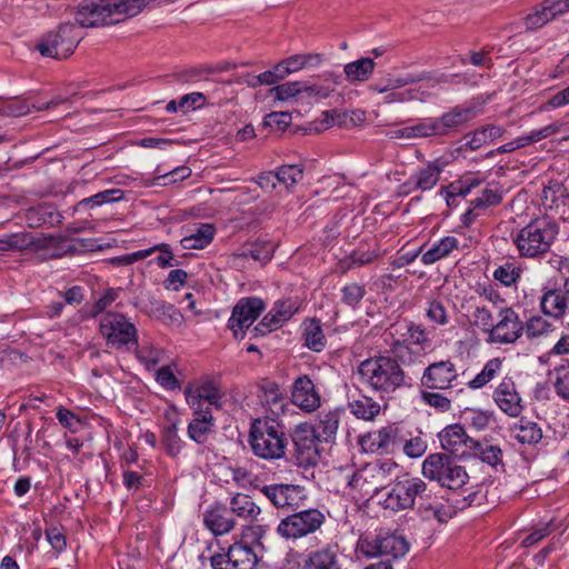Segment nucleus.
Here are the masks:
<instances>
[{
    "label": "nucleus",
    "instance_id": "5fc2aeb1",
    "mask_svg": "<svg viewBox=\"0 0 569 569\" xmlns=\"http://www.w3.org/2000/svg\"><path fill=\"white\" fill-rule=\"evenodd\" d=\"M523 330L529 338H536L551 333L553 331V327L546 319L541 317H533L527 321L526 326H523Z\"/></svg>",
    "mask_w": 569,
    "mask_h": 569
},
{
    "label": "nucleus",
    "instance_id": "b1692460",
    "mask_svg": "<svg viewBox=\"0 0 569 569\" xmlns=\"http://www.w3.org/2000/svg\"><path fill=\"white\" fill-rule=\"evenodd\" d=\"M493 400L497 406L509 417L520 416L523 407L521 398L511 379H503L493 391Z\"/></svg>",
    "mask_w": 569,
    "mask_h": 569
},
{
    "label": "nucleus",
    "instance_id": "a18cd8bd",
    "mask_svg": "<svg viewBox=\"0 0 569 569\" xmlns=\"http://www.w3.org/2000/svg\"><path fill=\"white\" fill-rule=\"evenodd\" d=\"M152 315L164 325H181L183 319L181 312L173 305L163 301L152 303Z\"/></svg>",
    "mask_w": 569,
    "mask_h": 569
},
{
    "label": "nucleus",
    "instance_id": "0e129e2a",
    "mask_svg": "<svg viewBox=\"0 0 569 569\" xmlns=\"http://www.w3.org/2000/svg\"><path fill=\"white\" fill-rule=\"evenodd\" d=\"M291 123V114L289 112H270L263 119V124L278 130H284Z\"/></svg>",
    "mask_w": 569,
    "mask_h": 569
},
{
    "label": "nucleus",
    "instance_id": "37998d69",
    "mask_svg": "<svg viewBox=\"0 0 569 569\" xmlns=\"http://www.w3.org/2000/svg\"><path fill=\"white\" fill-rule=\"evenodd\" d=\"M34 244L33 236L28 232L11 233L0 238L1 251H22L33 247Z\"/></svg>",
    "mask_w": 569,
    "mask_h": 569
},
{
    "label": "nucleus",
    "instance_id": "bb28decb",
    "mask_svg": "<svg viewBox=\"0 0 569 569\" xmlns=\"http://www.w3.org/2000/svg\"><path fill=\"white\" fill-rule=\"evenodd\" d=\"M445 162L440 160L431 161L411 176L406 186H412L410 190L429 191L438 183Z\"/></svg>",
    "mask_w": 569,
    "mask_h": 569
},
{
    "label": "nucleus",
    "instance_id": "a211bd4d",
    "mask_svg": "<svg viewBox=\"0 0 569 569\" xmlns=\"http://www.w3.org/2000/svg\"><path fill=\"white\" fill-rule=\"evenodd\" d=\"M439 439L443 450L461 457L470 456L472 448L479 447V441L469 437L459 425L446 427L439 433Z\"/></svg>",
    "mask_w": 569,
    "mask_h": 569
},
{
    "label": "nucleus",
    "instance_id": "864d4df0",
    "mask_svg": "<svg viewBox=\"0 0 569 569\" xmlns=\"http://www.w3.org/2000/svg\"><path fill=\"white\" fill-rule=\"evenodd\" d=\"M276 176L277 182L289 189L302 179L303 171L298 166H282L278 169Z\"/></svg>",
    "mask_w": 569,
    "mask_h": 569
},
{
    "label": "nucleus",
    "instance_id": "4be33fe9",
    "mask_svg": "<svg viewBox=\"0 0 569 569\" xmlns=\"http://www.w3.org/2000/svg\"><path fill=\"white\" fill-rule=\"evenodd\" d=\"M296 311L297 306L290 300L276 302L273 308L253 328V335L256 337L264 336L272 330H276L283 322L289 320L296 313Z\"/></svg>",
    "mask_w": 569,
    "mask_h": 569
},
{
    "label": "nucleus",
    "instance_id": "69168bd1",
    "mask_svg": "<svg viewBox=\"0 0 569 569\" xmlns=\"http://www.w3.org/2000/svg\"><path fill=\"white\" fill-rule=\"evenodd\" d=\"M31 112V104L26 101H11L0 109V116L21 117Z\"/></svg>",
    "mask_w": 569,
    "mask_h": 569
},
{
    "label": "nucleus",
    "instance_id": "603ef678",
    "mask_svg": "<svg viewBox=\"0 0 569 569\" xmlns=\"http://www.w3.org/2000/svg\"><path fill=\"white\" fill-rule=\"evenodd\" d=\"M122 197H123V192L120 189L104 190V191L93 194L92 197L82 199L79 202V206L80 207H97V206H101L103 203L118 201V200L122 199Z\"/></svg>",
    "mask_w": 569,
    "mask_h": 569
},
{
    "label": "nucleus",
    "instance_id": "a878e982",
    "mask_svg": "<svg viewBox=\"0 0 569 569\" xmlns=\"http://www.w3.org/2000/svg\"><path fill=\"white\" fill-rule=\"evenodd\" d=\"M292 402L299 408L311 412L320 407V396L313 382L306 376L299 377L292 387Z\"/></svg>",
    "mask_w": 569,
    "mask_h": 569
},
{
    "label": "nucleus",
    "instance_id": "a19ab883",
    "mask_svg": "<svg viewBox=\"0 0 569 569\" xmlns=\"http://www.w3.org/2000/svg\"><path fill=\"white\" fill-rule=\"evenodd\" d=\"M353 416L363 420H372L380 412V405L367 396H358L349 401Z\"/></svg>",
    "mask_w": 569,
    "mask_h": 569
},
{
    "label": "nucleus",
    "instance_id": "7c9ffc66",
    "mask_svg": "<svg viewBox=\"0 0 569 569\" xmlns=\"http://www.w3.org/2000/svg\"><path fill=\"white\" fill-rule=\"evenodd\" d=\"M510 437L520 445L533 446L542 439V430L538 423L521 418L509 428Z\"/></svg>",
    "mask_w": 569,
    "mask_h": 569
},
{
    "label": "nucleus",
    "instance_id": "f704fd0d",
    "mask_svg": "<svg viewBox=\"0 0 569 569\" xmlns=\"http://www.w3.org/2000/svg\"><path fill=\"white\" fill-rule=\"evenodd\" d=\"M196 418L189 423L188 435L198 443L206 441L207 435L212 430L213 417L209 408L194 410Z\"/></svg>",
    "mask_w": 569,
    "mask_h": 569
},
{
    "label": "nucleus",
    "instance_id": "4d7b16f0",
    "mask_svg": "<svg viewBox=\"0 0 569 569\" xmlns=\"http://www.w3.org/2000/svg\"><path fill=\"white\" fill-rule=\"evenodd\" d=\"M273 249L270 244L264 242H256L250 248L243 250L241 253L244 258H251L256 261L267 262L272 257Z\"/></svg>",
    "mask_w": 569,
    "mask_h": 569
},
{
    "label": "nucleus",
    "instance_id": "e433bc0d",
    "mask_svg": "<svg viewBox=\"0 0 569 569\" xmlns=\"http://www.w3.org/2000/svg\"><path fill=\"white\" fill-rule=\"evenodd\" d=\"M459 241L457 238L448 236L436 243H433L428 250H423L421 261L423 264H432L446 257H448L453 250L458 249Z\"/></svg>",
    "mask_w": 569,
    "mask_h": 569
},
{
    "label": "nucleus",
    "instance_id": "3c124183",
    "mask_svg": "<svg viewBox=\"0 0 569 569\" xmlns=\"http://www.w3.org/2000/svg\"><path fill=\"white\" fill-rule=\"evenodd\" d=\"M471 323L489 333L495 328L492 311L487 306H477L471 315Z\"/></svg>",
    "mask_w": 569,
    "mask_h": 569
},
{
    "label": "nucleus",
    "instance_id": "338daca9",
    "mask_svg": "<svg viewBox=\"0 0 569 569\" xmlns=\"http://www.w3.org/2000/svg\"><path fill=\"white\" fill-rule=\"evenodd\" d=\"M401 446L403 448L405 453L410 458L421 457L427 449L426 442L419 437L411 438L409 440L403 439Z\"/></svg>",
    "mask_w": 569,
    "mask_h": 569
},
{
    "label": "nucleus",
    "instance_id": "ddd939ff",
    "mask_svg": "<svg viewBox=\"0 0 569 569\" xmlns=\"http://www.w3.org/2000/svg\"><path fill=\"white\" fill-rule=\"evenodd\" d=\"M213 569H256L258 557L254 551L242 543H233L226 552L210 557Z\"/></svg>",
    "mask_w": 569,
    "mask_h": 569
},
{
    "label": "nucleus",
    "instance_id": "6e6552de",
    "mask_svg": "<svg viewBox=\"0 0 569 569\" xmlns=\"http://www.w3.org/2000/svg\"><path fill=\"white\" fill-rule=\"evenodd\" d=\"M100 332L108 345L116 348L138 347L137 329L123 315L107 312L100 318Z\"/></svg>",
    "mask_w": 569,
    "mask_h": 569
},
{
    "label": "nucleus",
    "instance_id": "f8f14e48",
    "mask_svg": "<svg viewBox=\"0 0 569 569\" xmlns=\"http://www.w3.org/2000/svg\"><path fill=\"white\" fill-rule=\"evenodd\" d=\"M360 548L367 557H390L397 559L408 552L409 543L401 536L380 532L373 539L363 540Z\"/></svg>",
    "mask_w": 569,
    "mask_h": 569
},
{
    "label": "nucleus",
    "instance_id": "aec40b11",
    "mask_svg": "<svg viewBox=\"0 0 569 569\" xmlns=\"http://www.w3.org/2000/svg\"><path fill=\"white\" fill-rule=\"evenodd\" d=\"M419 516L425 520L437 519L439 522H446L451 518L450 507H446L441 500L428 489L425 483V490L417 495L416 506Z\"/></svg>",
    "mask_w": 569,
    "mask_h": 569
},
{
    "label": "nucleus",
    "instance_id": "2eb2a0df",
    "mask_svg": "<svg viewBox=\"0 0 569 569\" xmlns=\"http://www.w3.org/2000/svg\"><path fill=\"white\" fill-rule=\"evenodd\" d=\"M261 492L278 509L296 510L306 499L305 489L296 485L277 483L263 486Z\"/></svg>",
    "mask_w": 569,
    "mask_h": 569
},
{
    "label": "nucleus",
    "instance_id": "7ed1b4c3",
    "mask_svg": "<svg viewBox=\"0 0 569 569\" xmlns=\"http://www.w3.org/2000/svg\"><path fill=\"white\" fill-rule=\"evenodd\" d=\"M249 443L256 457L279 460L286 456L288 437L274 419H257L250 428Z\"/></svg>",
    "mask_w": 569,
    "mask_h": 569
},
{
    "label": "nucleus",
    "instance_id": "bf43d9fd",
    "mask_svg": "<svg viewBox=\"0 0 569 569\" xmlns=\"http://www.w3.org/2000/svg\"><path fill=\"white\" fill-rule=\"evenodd\" d=\"M465 419L475 429L483 430L491 421V413L477 409H468L465 411Z\"/></svg>",
    "mask_w": 569,
    "mask_h": 569
},
{
    "label": "nucleus",
    "instance_id": "de8ad7c7",
    "mask_svg": "<svg viewBox=\"0 0 569 569\" xmlns=\"http://www.w3.org/2000/svg\"><path fill=\"white\" fill-rule=\"evenodd\" d=\"M503 189L498 184H490L485 188L481 196L471 201L473 208H487L497 206L502 201Z\"/></svg>",
    "mask_w": 569,
    "mask_h": 569
},
{
    "label": "nucleus",
    "instance_id": "9d476101",
    "mask_svg": "<svg viewBox=\"0 0 569 569\" xmlns=\"http://www.w3.org/2000/svg\"><path fill=\"white\" fill-rule=\"evenodd\" d=\"M325 519V515L318 509L303 510L283 518L277 532L286 539H299L320 529Z\"/></svg>",
    "mask_w": 569,
    "mask_h": 569
},
{
    "label": "nucleus",
    "instance_id": "dca6fc26",
    "mask_svg": "<svg viewBox=\"0 0 569 569\" xmlns=\"http://www.w3.org/2000/svg\"><path fill=\"white\" fill-rule=\"evenodd\" d=\"M498 318L499 321L495 325L489 341L495 343H513L517 341L523 331V323L520 321L518 313L511 308H501Z\"/></svg>",
    "mask_w": 569,
    "mask_h": 569
},
{
    "label": "nucleus",
    "instance_id": "c85d7f7f",
    "mask_svg": "<svg viewBox=\"0 0 569 569\" xmlns=\"http://www.w3.org/2000/svg\"><path fill=\"white\" fill-rule=\"evenodd\" d=\"M428 342V336L420 327H409L408 338L400 342L396 341L392 346V353L402 363L412 361V351L410 345L423 346Z\"/></svg>",
    "mask_w": 569,
    "mask_h": 569
},
{
    "label": "nucleus",
    "instance_id": "f03ea898",
    "mask_svg": "<svg viewBox=\"0 0 569 569\" xmlns=\"http://www.w3.org/2000/svg\"><path fill=\"white\" fill-rule=\"evenodd\" d=\"M358 372L363 383L381 393H391L407 386L406 375L391 357H375L362 361Z\"/></svg>",
    "mask_w": 569,
    "mask_h": 569
},
{
    "label": "nucleus",
    "instance_id": "f257e3e1",
    "mask_svg": "<svg viewBox=\"0 0 569 569\" xmlns=\"http://www.w3.org/2000/svg\"><path fill=\"white\" fill-rule=\"evenodd\" d=\"M151 0H82L74 12L80 27L97 28L137 16Z\"/></svg>",
    "mask_w": 569,
    "mask_h": 569
},
{
    "label": "nucleus",
    "instance_id": "052dcab7",
    "mask_svg": "<svg viewBox=\"0 0 569 569\" xmlns=\"http://www.w3.org/2000/svg\"><path fill=\"white\" fill-rule=\"evenodd\" d=\"M163 441L168 452L171 456H177L181 449V440L178 436V428L176 423H171L166 428L163 435Z\"/></svg>",
    "mask_w": 569,
    "mask_h": 569
},
{
    "label": "nucleus",
    "instance_id": "2f4dec72",
    "mask_svg": "<svg viewBox=\"0 0 569 569\" xmlns=\"http://www.w3.org/2000/svg\"><path fill=\"white\" fill-rule=\"evenodd\" d=\"M505 131V128L498 124L480 127L463 137L466 139V147L470 150H478L482 146L501 138Z\"/></svg>",
    "mask_w": 569,
    "mask_h": 569
},
{
    "label": "nucleus",
    "instance_id": "4468645a",
    "mask_svg": "<svg viewBox=\"0 0 569 569\" xmlns=\"http://www.w3.org/2000/svg\"><path fill=\"white\" fill-rule=\"evenodd\" d=\"M264 308V302L258 297L241 298L233 307L228 321V327L233 332L234 337H238L239 332H241V337H243L244 330L250 328Z\"/></svg>",
    "mask_w": 569,
    "mask_h": 569
},
{
    "label": "nucleus",
    "instance_id": "6ab92c4d",
    "mask_svg": "<svg viewBox=\"0 0 569 569\" xmlns=\"http://www.w3.org/2000/svg\"><path fill=\"white\" fill-rule=\"evenodd\" d=\"M403 438L400 429L395 425L386 426L379 430L369 432L362 438V445L368 451L376 452L379 450L393 451L395 448L402 445Z\"/></svg>",
    "mask_w": 569,
    "mask_h": 569
},
{
    "label": "nucleus",
    "instance_id": "8fccbe9b",
    "mask_svg": "<svg viewBox=\"0 0 569 569\" xmlns=\"http://www.w3.org/2000/svg\"><path fill=\"white\" fill-rule=\"evenodd\" d=\"M262 402L270 407L271 412L276 413L283 408V398L279 391L278 385L274 382H267L261 387Z\"/></svg>",
    "mask_w": 569,
    "mask_h": 569
},
{
    "label": "nucleus",
    "instance_id": "680f3d73",
    "mask_svg": "<svg viewBox=\"0 0 569 569\" xmlns=\"http://www.w3.org/2000/svg\"><path fill=\"white\" fill-rule=\"evenodd\" d=\"M333 91H335V88H331L326 84L311 83L309 81H301V93H306L308 97L326 99V98L330 97V94Z\"/></svg>",
    "mask_w": 569,
    "mask_h": 569
},
{
    "label": "nucleus",
    "instance_id": "58836bf2",
    "mask_svg": "<svg viewBox=\"0 0 569 569\" xmlns=\"http://www.w3.org/2000/svg\"><path fill=\"white\" fill-rule=\"evenodd\" d=\"M214 227L210 223H200L190 234L181 239L183 249H203L213 239Z\"/></svg>",
    "mask_w": 569,
    "mask_h": 569
},
{
    "label": "nucleus",
    "instance_id": "9b49d317",
    "mask_svg": "<svg viewBox=\"0 0 569 569\" xmlns=\"http://www.w3.org/2000/svg\"><path fill=\"white\" fill-rule=\"evenodd\" d=\"M422 81L431 82V87L450 82V78L446 74L432 76L430 72L420 73H392L388 72L382 78L369 84V90L382 94L406 86L415 84Z\"/></svg>",
    "mask_w": 569,
    "mask_h": 569
},
{
    "label": "nucleus",
    "instance_id": "774afa93",
    "mask_svg": "<svg viewBox=\"0 0 569 569\" xmlns=\"http://www.w3.org/2000/svg\"><path fill=\"white\" fill-rule=\"evenodd\" d=\"M555 388L560 397L569 399V369L561 368L557 370Z\"/></svg>",
    "mask_w": 569,
    "mask_h": 569
},
{
    "label": "nucleus",
    "instance_id": "79ce46f5",
    "mask_svg": "<svg viewBox=\"0 0 569 569\" xmlns=\"http://www.w3.org/2000/svg\"><path fill=\"white\" fill-rule=\"evenodd\" d=\"M305 345L312 351L320 352L326 347V338L320 322L311 319L303 325Z\"/></svg>",
    "mask_w": 569,
    "mask_h": 569
},
{
    "label": "nucleus",
    "instance_id": "13d9d810",
    "mask_svg": "<svg viewBox=\"0 0 569 569\" xmlns=\"http://www.w3.org/2000/svg\"><path fill=\"white\" fill-rule=\"evenodd\" d=\"M341 300L347 306L356 307L363 298L366 290L362 286L358 283H349L346 284L342 289Z\"/></svg>",
    "mask_w": 569,
    "mask_h": 569
},
{
    "label": "nucleus",
    "instance_id": "c9c22d12",
    "mask_svg": "<svg viewBox=\"0 0 569 569\" xmlns=\"http://www.w3.org/2000/svg\"><path fill=\"white\" fill-rule=\"evenodd\" d=\"M339 420L338 411L322 412L318 422L310 430L318 437V441H331L337 435Z\"/></svg>",
    "mask_w": 569,
    "mask_h": 569
},
{
    "label": "nucleus",
    "instance_id": "c03bdc74",
    "mask_svg": "<svg viewBox=\"0 0 569 569\" xmlns=\"http://www.w3.org/2000/svg\"><path fill=\"white\" fill-rule=\"evenodd\" d=\"M470 456L478 457L481 461L488 463L489 466L497 467L498 465H502V450L499 446H493L488 442H480L479 447L472 448L470 451Z\"/></svg>",
    "mask_w": 569,
    "mask_h": 569
},
{
    "label": "nucleus",
    "instance_id": "423d86ee",
    "mask_svg": "<svg viewBox=\"0 0 569 569\" xmlns=\"http://www.w3.org/2000/svg\"><path fill=\"white\" fill-rule=\"evenodd\" d=\"M422 475L452 490L461 488L469 479L465 467L445 453L429 455L422 463Z\"/></svg>",
    "mask_w": 569,
    "mask_h": 569
},
{
    "label": "nucleus",
    "instance_id": "39448f33",
    "mask_svg": "<svg viewBox=\"0 0 569 569\" xmlns=\"http://www.w3.org/2000/svg\"><path fill=\"white\" fill-rule=\"evenodd\" d=\"M475 117L472 108L457 106L440 117L425 118L410 128V140L421 138H442L458 132Z\"/></svg>",
    "mask_w": 569,
    "mask_h": 569
},
{
    "label": "nucleus",
    "instance_id": "393cba45",
    "mask_svg": "<svg viewBox=\"0 0 569 569\" xmlns=\"http://www.w3.org/2000/svg\"><path fill=\"white\" fill-rule=\"evenodd\" d=\"M184 396L193 410H204V401L218 409L221 408V392L211 381H206L196 388L188 386L184 389Z\"/></svg>",
    "mask_w": 569,
    "mask_h": 569
},
{
    "label": "nucleus",
    "instance_id": "0eeeda50",
    "mask_svg": "<svg viewBox=\"0 0 569 569\" xmlns=\"http://www.w3.org/2000/svg\"><path fill=\"white\" fill-rule=\"evenodd\" d=\"M80 41L77 27L66 23L57 32L47 33L37 44V50L43 57L58 60L70 57Z\"/></svg>",
    "mask_w": 569,
    "mask_h": 569
},
{
    "label": "nucleus",
    "instance_id": "412c9836",
    "mask_svg": "<svg viewBox=\"0 0 569 569\" xmlns=\"http://www.w3.org/2000/svg\"><path fill=\"white\" fill-rule=\"evenodd\" d=\"M569 12V0H545L527 16L526 24L529 29H539L549 21Z\"/></svg>",
    "mask_w": 569,
    "mask_h": 569
},
{
    "label": "nucleus",
    "instance_id": "4c0bfd02",
    "mask_svg": "<svg viewBox=\"0 0 569 569\" xmlns=\"http://www.w3.org/2000/svg\"><path fill=\"white\" fill-rule=\"evenodd\" d=\"M375 61L371 58H360L345 66L343 71L349 82H365L369 80L375 70Z\"/></svg>",
    "mask_w": 569,
    "mask_h": 569
},
{
    "label": "nucleus",
    "instance_id": "c756f323",
    "mask_svg": "<svg viewBox=\"0 0 569 569\" xmlns=\"http://www.w3.org/2000/svg\"><path fill=\"white\" fill-rule=\"evenodd\" d=\"M203 522L214 535L228 533L234 527V521L223 506H213L203 515Z\"/></svg>",
    "mask_w": 569,
    "mask_h": 569
},
{
    "label": "nucleus",
    "instance_id": "473e14b6",
    "mask_svg": "<svg viewBox=\"0 0 569 569\" xmlns=\"http://www.w3.org/2000/svg\"><path fill=\"white\" fill-rule=\"evenodd\" d=\"M542 203L546 208L559 212L562 218L569 213V193L560 183L543 189Z\"/></svg>",
    "mask_w": 569,
    "mask_h": 569
},
{
    "label": "nucleus",
    "instance_id": "49530a36",
    "mask_svg": "<svg viewBox=\"0 0 569 569\" xmlns=\"http://www.w3.org/2000/svg\"><path fill=\"white\" fill-rule=\"evenodd\" d=\"M501 369V360L499 358L490 359L483 369L468 382L471 389H480L490 382Z\"/></svg>",
    "mask_w": 569,
    "mask_h": 569
},
{
    "label": "nucleus",
    "instance_id": "1a4fd4ad",
    "mask_svg": "<svg viewBox=\"0 0 569 569\" xmlns=\"http://www.w3.org/2000/svg\"><path fill=\"white\" fill-rule=\"evenodd\" d=\"M425 490V481L420 478H402L396 480L385 499L380 502L385 509L393 512L402 511L416 506L417 495Z\"/></svg>",
    "mask_w": 569,
    "mask_h": 569
},
{
    "label": "nucleus",
    "instance_id": "e2e57ef3",
    "mask_svg": "<svg viewBox=\"0 0 569 569\" xmlns=\"http://www.w3.org/2000/svg\"><path fill=\"white\" fill-rule=\"evenodd\" d=\"M276 98L287 100L301 93V81L286 82L271 89Z\"/></svg>",
    "mask_w": 569,
    "mask_h": 569
},
{
    "label": "nucleus",
    "instance_id": "5701e85b",
    "mask_svg": "<svg viewBox=\"0 0 569 569\" xmlns=\"http://www.w3.org/2000/svg\"><path fill=\"white\" fill-rule=\"evenodd\" d=\"M456 378L455 365L449 360L439 361L425 369L421 385L429 389H447Z\"/></svg>",
    "mask_w": 569,
    "mask_h": 569
},
{
    "label": "nucleus",
    "instance_id": "20e7f679",
    "mask_svg": "<svg viewBox=\"0 0 569 569\" xmlns=\"http://www.w3.org/2000/svg\"><path fill=\"white\" fill-rule=\"evenodd\" d=\"M558 233L555 221L536 219L517 232L513 243L521 257L539 258L550 251Z\"/></svg>",
    "mask_w": 569,
    "mask_h": 569
},
{
    "label": "nucleus",
    "instance_id": "f3484780",
    "mask_svg": "<svg viewBox=\"0 0 569 569\" xmlns=\"http://www.w3.org/2000/svg\"><path fill=\"white\" fill-rule=\"evenodd\" d=\"M297 463L302 467L316 466L320 459L318 437L309 427H299L292 437Z\"/></svg>",
    "mask_w": 569,
    "mask_h": 569
},
{
    "label": "nucleus",
    "instance_id": "72a5a7b5",
    "mask_svg": "<svg viewBox=\"0 0 569 569\" xmlns=\"http://www.w3.org/2000/svg\"><path fill=\"white\" fill-rule=\"evenodd\" d=\"M231 512L238 518L252 522L261 513L260 507L253 499L244 493H236L230 500Z\"/></svg>",
    "mask_w": 569,
    "mask_h": 569
},
{
    "label": "nucleus",
    "instance_id": "ea45409f",
    "mask_svg": "<svg viewBox=\"0 0 569 569\" xmlns=\"http://www.w3.org/2000/svg\"><path fill=\"white\" fill-rule=\"evenodd\" d=\"M569 300L557 290H548L541 297V309L543 313L560 318L565 315Z\"/></svg>",
    "mask_w": 569,
    "mask_h": 569
},
{
    "label": "nucleus",
    "instance_id": "09e8293b",
    "mask_svg": "<svg viewBox=\"0 0 569 569\" xmlns=\"http://www.w3.org/2000/svg\"><path fill=\"white\" fill-rule=\"evenodd\" d=\"M52 216V208L48 204H41L27 211L26 221L29 227L38 228L47 222H51Z\"/></svg>",
    "mask_w": 569,
    "mask_h": 569
},
{
    "label": "nucleus",
    "instance_id": "6e6d98bb",
    "mask_svg": "<svg viewBox=\"0 0 569 569\" xmlns=\"http://www.w3.org/2000/svg\"><path fill=\"white\" fill-rule=\"evenodd\" d=\"M191 176V169L186 166L177 167L172 171L160 174L153 179L154 186H169L177 181H182Z\"/></svg>",
    "mask_w": 569,
    "mask_h": 569
},
{
    "label": "nucleus",
    "instance_id": "cd10ccee",
    "mask_svg": "<svg viewBox=\"0 0 569 569\" xmlns=\"http://www.w3.org/2000/svg\"><path fill=\"white\" fill-rule=\"evenodd\" d=\"M338 545H327L310 552L305 560V569H341Z\"/></svg>",
    "mask_w": 569,
    "mask_h": 569
}]
</instances>
